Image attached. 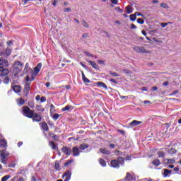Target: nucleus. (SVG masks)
Returning a JSON list of instances; mask_svg holds the SVG:
<instances>
[{
	"label": "nucleus",
	"mask_w": 181,
	"mask_h": 181,
	"mask_svg": "<svg viewBox=\"0 0 181 181\" xmlns=\"http://www.w3.org/2000/svg\"><path fill=\"white\" fill-rule=\"evenodd\" d=\"M125 163V158L122 157H118L117 160H112L110 161V166L115 168H119V165H124Z\"/></svg>",
	"instance_id": "nucleus-1"
},
{
	"label": "nucleus",
	"mask_w": 181,
	"mask_h": 181,
	"mask_svg": "<svg viewBox=\"0 0 181 181\" xmlns=\"http://www.w3.org/2000/svg\"><path fill=\"white\" fill-rule=\"evenodd\" d=\"M23 115L24 117H27V118H33V115H35V112L29 108L28 106L23 107Z\"/></svg>",
	"instance_id": "nucleus-2"
},
{
	"label": "nucleus",
	"mask_w": 181,
	"mask_h": 181,
	"mask_svg": "<svg viewBox=\"0 0 181 181\" xmlns=\"http://www.w3.org/2000/svg\"><path fill=\"white\" fill-rule=\"evenodd\" d=\"M133 49L136 53H149V51L146 50L144 47L134 46Z\"/></svg>",
	"instance_id": "nucleus-3"
},
{
	"label": "nucleus",
	"mask_w": 181,
	"mask_h": 181,
	"mask_svg": "<svg viewBox=\"0 0 181 181\" xmlns=\"http://www.w3.org/2000/svg\"><path fill=\"white\" fill-rule=\"evenodd\" d=\"M29 91H30V83H25L23 90V94L25 97L29 95Z\"/></svg>",
	"instance_id": "nucleus-4"
},
{
	"label": "nucleus",
	"mask_w": 181,
	"mask_h": 181,
	"mask_svg": "<svg viewBox=\"0 0 181 181\" xmlns=\"http://www.w3.org/2000/svg\"><path fill=\"white\" fill-rule=\"evenodd\" d=\"M40 71V69H35L34 71L30 69V76H31V81H33L35 80V76H37L39 74V72Z\"/></svg>",
	"instance_id": "nucleus-5"
},
{
	"label": "nucleus",
	"mask_w": 181,
	"mask_h": 181,
	"mask_svg": "<svg viewBox=\"0 0 181 181\" xmlns=\"http://www.w3.org/2000/svg\"><path fill=\"white\" fill-rule=\"evenodd\" d=\"M32 119L33 122H40V121H42V116L40 115V114L34 113Z\"/></svg>",
	"instance_id": "nucleus-6"
},
{
	"label": "nucleus",
	"mask_w": 181,
	"mask_h": 181,
	"mask_svg": "<svg viewBox=\"0 0 181 181\" xmlns=\"http://www.w3.org/2000/svg\"><path fill=\"white\" fill-rule=\"evenodd\" d=\"M9 66V62L6 59H1L0 69H5Z\"/></svg>",
	"instance_id": "nucleus-7"
},
{
	"label": "nucleus",
	"mask_w": 181,
	"mask_h": 181,
	"mask_svg": "<svg viewBox=\"0 0 181 181\" xmlns=\"http://www.w3.org/2000/svg\"><path fill=\"white\" fill-rule=\"evenodd\" d=\"M62 151L65 155H67L68 156L71 155V148L70 147L64 146L62 147Z\"/></svg>",
	"instance_id": "nucleus-8"
},
{
	"label": "nucleus",
	"mask_w": 181,
	"mask_h": 181,
	"mask_svg": "<svg viewBox=\"0 0 181 181\" xmlns=\"http://www.w3.org/2000/svg\"><path fill=\"white\" fill-rule=\"evenodd\" d=\"M9 153L6 150L0 151V159H6Z\"/></svg>",
	"instance_id": "nucleus-9"
},
{
	"label": "nucleus",
	"mask_w": 181,
	"mask_h": 181,
	"mask_svg": "<svg viewBox=\"0 0 181 181\" xmlns=\"http://www.w3.org/2000/svg\"><path fill=\"white\" fill-rule=\"evenodd\" d=\"M62 177H65L64 181H70L71 178V171L68 170L63 175Z\"/></svg>",
	"instance_id": "nucleus-10"
},
{
	"label": "nucleus",
	"mask_w": 181,
	"mask_h": 181,
	"mask_svg": "<svg viewBox=\"0 0 181 181\" xmlns=\"http://www.w3.org/2000/svg\"><path fill=\"white\" fill-rule=\"evenodd\" d=\"M0 71H1L0 76L1 77H5L8 76V74H9V69H0Z\"/></svg>",
	"instance_id": "nucleus-11"
},
{
	"label": "nucleus",
	"mask_w": 181,
	"mask_h": 181,
	"mask_svg": "<svg viewBox=\"0 0 181 181\" xmlns=\"http://www.w3.org/2000/svg\"><path fill=\"white\" fill-rule=\"evenodd\" d=\"M72 153L74 156H80V150L78 147H73L72 148Z\"/></svg>",
	"instance_id": "nucleus-12"
},
{
	"label": "nucleus",
	"mask_w": 181,
	"mask_h": 181,
	"mask_svg": "<svg viewBox=\"0 0 181 181\" xmlns=\"http://www.w3.org/2000/svg\"><path fill=\"white\" fill-rule=\"evenodd\" d=\"M163 177H169L170 175H172V170H168V169H164L163 170Z\"/></svg>",
	"instance_id": "nucleus-13"
},
{
	"label": "nucleus",
	"mask_w": 181,
	"mask_h": 181,
	"mask_svg": "<svg viewBox=\"0 0 181 181\" xmlns=\"http://www.w3.org/2000/svg\"><path fill=\"white\" fill-rule=\"evenodd\" d=\"M100 153L103 155H111V151L107 148H100Z\"/></svg>",
	"instance_id": "nucleus-14"
},
{
	"label": "nucleus",
	"mask_w": 181,
	"mask_h": 181,
	"mask_svg": "<svg viewBox=\"0 0 181 181\" xmlns=\"http://www.w3.org/2000/svg\"><path fill=\"white\" fill-rule=\"evenodd\" d=\"M7 145L8 143L5 139H0V146H1V148H6Z\"/></svg>",
	"instance_id": "nucleus-15"
},
{
	"label": "nucleus",
	"mask_w": 181,
	"mask_h": 181,
	"mask_svg": "<svg viewBox=\"0 0 181 181\" xmlns=\"http://www.w3.org/2000/svg\"><path fill=\"white\" fill-rule=\"evenodd\" d=\"M142 122L138 120H133L132 122L129 123L130 127H136L140 125Z\"/></svg>",
	"instance_id": "nucleus-16"
},
{
	"label": "nucleus",
	"mask_w": 181,
	"mask_h": 181,
	"mask_svg": "<svg viewBox=\"0 0 181 181\" xmlns=\"http://www.w3.org/2000/svg\"><path fill=\"white\" fill-rule=\"evenodd\" d=\"M13 66H14L15 69H19V67H23V64H22V62H21V61H16L14 62Z\"/></svg>",
	"instance_id": "nucleus-17"
},
{
	"label": "nucleus",
	"mask_w": 181,
	"mask_h": 181,
	"mask_svg": "<svg viewBox=\"0 0 181 181\" xmlns=\"http://www.w3.org/2000/svg\"><path fill=\"white\" fill-rule=\"evenodd\" d=\"M97 86L98 87H103L105 90H108V87L105 83H104V82H101V81L97 82Z\"/></svg>",
	"instance_id": "nucleus-18"
},
{
	"label": "nucleus",
	"mask_w": 181,
	"mask_h": 181,
	"mask_svg": "<svg viewBox=\"0 0 181 181\" xmlns=\"http://www.w3.org/2000/svg\"><path fill=\"white\" fill-rule=\"evenodd\" d=\"M151 163H152V165H153L154 166H156V167L160 166V165L162 164L159 159L153 160Z\"/></svg>",
	"instance_id": "nucleus-19"
},
{
	"label": "nucleus",
	"mask_w": 181,
	"mask_h": 181,
	"mask_svg": "<svg viewBox=\"0 0 181 181\" xmlns=\"http://www.w3.org/2000/svg\"><path fill=\"white\" fill-rule=\"evenodd\" d=\"M90 147V146L87 144H82L79 146L80 151H84L85 149H87Z\"/></svg>",
	"instance_id": "nucleus-20"
},
{
	"label": "nucleus",
	"mask_w": 181,
	"mask_h": 181,
	"mask_svg": "<svg viewBox=\"0 0 181 181\" xmlns=\"http://www.w3.org/2000/svg\"><path fill=\"white\" fill-rule=\"evenodd\" d=\"M13 90L14 91V93H21V86L14 85L13 86Z\"/></svg>",
	"instance_id": "nucleus-21"
},
{
	"label": "nucleus",
	"mask_w": 181,
	"mask_h": 181,
	"mask_svg": "<svg viewBox=\"0 0 181 181\" xmlns=\"http://www.w3.org/2000/svg\"><path fill=\"white\" fill-rule=\"evenodd\" d=\"M81 74H82L83 81H84V83H90V79H88V78H87V77H86V75H84L83 71H81Z\"/></svg>",
	"instance_id": "nucleus-22"
},
{
	"label": "nucleus",
	"mask_w": 181,
	"mask_h": 181,
	"mask_svg": "<svg viewBox=\"0 0 181 181\" xmlns=\"http://www.w3.org/2000/svg\"><path fill=\"white\" fill-rule=\"evenodd\" d=\"M42 128L45 131H49V126H47V123H46V122L42 123Z\"/></svg>",
	"instance_id": "nucleus-23"
},
{
	"label": "nucleus",
	"mask_w": 181,
	"mask_h": 181,
	"mask_svg": "<svg viewBox=\"0 0 181 181\" xmlns=\"http://www.w3.org/2000/svg\"><path fill=\"white\" fill-rule=\"evenodd\" d=\"M99 163L103 168H105V166H107V163H105V160L104 159H100L99 160Z\"/></svg>",
	"instance_id": "nucleus-24"
},
{
	"label": "nucleus",
	"mask_w": 181,
	"mask_h": 181,
	"mask_svg": "<svg viewBox=\"0 0 181 181\" xmlns=\"http://www.w3.org/2000/svg\"><path fill=\"white\" fill-rule=\"evenodd\" d=\"M49 145L51 146L52 149H53L54 151L56 149V148H57V146L54 144V142L52 141L49 142Z\"/></svg>",
	"instance_id": "nucleus-25"
},
{
	"label": "nucleus",
	"mask_w": 181,
	"mask_h": 181,
	"mask_svg": "<svg viewBox=\"0 0 181 181\" xmlns=\"http://www.w3.org/2000/svg\"><path fill=\"white\" fill-rule=\"evenodd\" d=\"M157 155L158 156V158H165V152L159 151L157 152Z\"/></svg>",
	"instance_id": "nucleus-26"
},
{
	"label": "nucleus",
	"mask_w": 181,
	"mask_h": 181,
	"mask_svg": "<svg viewBox=\"0 0 181 181\" xmlns=\"http://www.w3.org/2000/svg\"><path fill=\"white\" fill-rule=\"evenodd\" d=\"M126 11H127V13H128L129 15V13H132L133 11H132V7L130 6H127L126 7Z\"/></svg>",
	"instance_id": "nucleus-27"
},
{
	"label": "nucleus",
	"mask_w": 181,
	"mask_h": 181,
	"mask_svg": "<svg viewBox=\"0 0 181 181\" xmlns=\"http://www.w3.org/2000/svg\"><path fill=\"white\" fill-rule=\"evenodd\" d=\"M88 63H89V64H90L92 67H93V69H97V64L95 62L90 60H88Z\"/></svg>",
	"instance_id": "nucleus-28"
},
{
	"label": "nucleus",
	"mask_w": 181,
	"mask_h": 181,
	"mask_svg": "<svg viewBox=\"0 0 181 181\" xmlns=\"http://www.w3.org/2000/svg\"><path fill=\"white\" fill-rule=\"evenodd\" d=\"M25 81L27 82V83H29V81H32V76H30V74H28V75L25 76Z\"/></svg>",
	"instance_id": "nucleus-29"
},
{
	"label": "nucleus",
	"mask_w": 181,
	"mask_h": 181,
	"mask_svg": "<svg viewBox=\"0 0 181 181\" xmlns=\"http://www.w3.org/2000/svg\"><path fill=\"white\" fill-rule=\"evenodd\" d=\"M54 168L56 169V170H61L62 168H60V163H59V161L55 162Z\"/></svg>",
	"instance_id": "nucleus-30"
},
{
	"label": "nucleus",
	"mask_w": 181,
	"mask_h": 181,
	"mask_svg": "<svg viewBox=\"0 0 181 181\" xmlns=\"http://www.w3.org/2000/svg\"><path fill=\"white\" fill-rule=\"evenodd\" d=\"M129 18H130V21H132V22H135V21H136V16L135 14L130 15Z\"/></svg>",
	"instance_id": "nucleus-31"
},
{
	"label": "nucleus",
	"mask_w": 181,
	"mask_h": 181,
	"mask_svg": "<svg viewBox=\"0 0 181 181\" xmlns=\"http://www.w3.org/2000/svg\"><path fill=\"white\" fill-rule=\"evenodd\" d=\"M18 105H23V104H25V100H23V98H20L18 101Z\"/></svg>",
	"instance_id": "nucleus-32"
},
{
	"label": "nucleus",
	"mask_w": 181,
	"mask_h": 181,
	"mask_svg": "<svg viewBox=\"0 0 181 181\" xmlns=\"http://www.w3.org/2000/svg\"><path fill=\"white\" fill-rule=\"evenodd\" d=\"M84 54L86 56H88V57H94L95 59H97V56H94L93 54H91L90 53L88 52H84Z\"/></svg>",
	"instance_id": "nucleus-33"
},
{
	"label": "nucleus",
	"mask_w": 181,
	"mask_h": 181,
	"mask_svg": "<svg viewBox=\"0 0 181 181\" xmlns=\"http://www.w3.org/2000/svg\"><path fill=\"white\" fill-rule=\"evenodd\" d=\"M168 153H170V155L176 153V149H175V148H171L170 150H168Z\"/></svg>",
	"instance_id": "nucleus-34"
},
{
	"label": "nucleus",
	"mask_w": 181,
	"mask_h": 181,
	"mask_svg": "<svg viewBox=\"0 0 181 181\" xmlns=\"http://www.w3.org/2000/svg\"><path fill=\"white\" fill-rule=\"evenodd\" d=\"M110 76H112V77H119V74L117 73V72H110Z\"/></svg>",
	"instance_id": "nucleus-35"
},
{
	"label": "nucleus",
	"mask_w": 181,
	"mask_h": 181,
	"mask_svg": "<svg viewBox=\"0 0 181 181\" xmlns=\"http://www.w3.org/2000/svg\"><path fill=\"white\" fill-rule=\"evenodd\" d=\"M52 118H53V119H54V121H57V119H59V118H60V115L55 113V114H54Z\"/></svg>",
	"instance_id": "nucleus-36"
},
{
	"label": "nucleus",
	"mask_w": 181,
	"mask_h": 181,
	"mask_svg": "<svg viewBox=\"0 0 181 181\" xmlns=\"http://www.w3.org/2000/svg\"><path fill=\"white\" fill-rule=\"evenodd\" d=\"M8 179H11V175H7L4 176V177L1 178V181H6V180H8Z\"/></svg>",
	"instance_id": "nucleus-37"
},
{
	"label": "nucleus",
	"mask_w": 181,
	"mask_h": 181,
	"mask_svg": "<svg viewBox=\"0 0 181 181\" xmlns=\"http://www.w3.org/2000/svg\"><path fill=\"white\" fill-rule=\"evenodd\" d=\"M71 108V105H66L62 109V111H69Z\"/></svg>",
	"instance_id": "nucleus-38"
},
{
	"label": "nucleus",
	"mask_w": 181,
	"mask_h": 181,
	"mask_svg": "<svg viewBox=\"0 0 181 181\" xmlns=\"http://www.w3.org/2000/svg\"><path fill=\"white\" fill-rule=\"evenodd\" d=\"M137 23H139V25H144V23H145V21H144V19L141 18H138Z\"/></svg>",
	"instance_id": "nucleus-39"
},
{
	"label": "nucleus",
	"mask_w": 181,
	"mask_h": 181,
	"mask_svg": "<svg viewBox=\"0 0 181 181\" xmlns=\"http://www.w3.org/2000/svg\"><path fill=\"white\" fill-rule=\"evenodd\" d=\"M15 166H16V163L12 162L8 165H6V168H15Z\"/></svg>",
	"instance_id": "nucleus-40"
},
{
	"label": "nucleus",
	"mask_w": 181,
	"mask_h": 181,
	"mask_svg": "<svg viewBox=\"0 0 181 181\" xmlns=\"http://www.w3.org/2000/svg\"><path fill=\"white\" fill-rule=\"evenodd\" d=\"M11 49L9 48H7L5 51V54L6 56H9V54H11Z\"/></svg>",
	"instance_id": "nucleus-41"
},
{
	"label": "nucleus",
	"mask_w": 181,
	"mask_h": 181,
	"mask_svg": "<svg viewBox=\"0 0 181 181\" xmlns=\"http://www.w3.org/2000/svg\"><path fill=\"white\" fill-rule=\"evenodd\" d=\"M9 81H10V79H9V77H6L4 80V84H9Z\"/></svg>",
	"instance_id": "nucleus-42"
},
{
	"label": "nucleus",
	"mask_w": 181,
	"mask_h": 181,
	"mask_svg": "<svg viewBox=\"0 0 181 181\" xmlns=\"http://www.w3.org/2000/svg\"><path fill=\"white\" fill-rule=\"evenodd\" d=\"M160 6H161V8H164L165 9H168V8H169V6H168V4H166L165 3L160 4Z\"/></svg>",
	"instance_id": "nucleus-43"
},
{
	"label": "nucleus",
	"mask_w": 181,
	"mask_h": 181,
	"mask_svg": "<svg viewBox=\"0 0 181 181\" xmlns=\"http://www.w3.org/2000/svg\"><path fill=\"white\" fill-rule=\"evenodd\" d=\"M70 163H73V160H69L66 161V162L64 163V166H65V167H67V166H69V165H70Z\"/></svg>",
	"instance_id": "nucleus-44"
},
{
	"label": "nucleus",
	"mask_w": 181,
	"mask_h": 181,
	"mask_svg": "<svg viewBox=\"0 0 181 181\" xmlns=\"http://www.w3.org/2000/svg\"><path fill=\"white\" fill-rule=\"evenodd\" d=\"M167 162H168V163L173 164V163H175V159H169V158H168L167 159Z\"/></svg>",
	"instance_id": "nucleus-45"
},
{
	"label": "nucleus",
	"mask_w": 181,
	"mask_h": 181,
	"mask_svg": "<svg viewBox=\"0 0 181 181\" xmlns=\"http://www.w3.org/2000/svg\"><path fill=\"white\" fill-rule=\"evenodd\" d=\"M37 111H41V112H43L45 111L44 108H42L40 105H37Z\"/></svg>",
	"instance_id": "nucleus-46"
},
{
	"label": "nucleus",
	"mask_w": 181,
	"mask_h": 181,
	"mask_svg": "<svg viewBox=\"0 0 181 181\" xmlns=\"http://www.w3.org/2000/svg\"><path fill=\"white\" fill-rule=\"evenodd\" d=\"M168 23H172L170 22L169 23H162L161 25V28H166V26H168Z\"/></svg>",
	"instance_id": "nucleus-47"
},
{
	"label": "nucleus",
	"mask_w": 181,
	"mask_h": 181,
	"mask_svg": "<svg viewBox=\"0 0 181 181\" xmlns=\"http://www.w3.org/2000/svg\"><path fill=\"white\" fill-rule=\"evenodd\" d=\"M28 105H29V107H30V108H33V107H35V105L33 104V101H29Z\"/></svg>",
	"instance_id": "nucleus-48"
},
{
	"label": "nucleus",
	"mask_w": 181,
	"mask_h": 181,
	"mask_svg": "<svg viewBox=\"0 0 181 181\" xmlns=\"http://www.w3.org/2000/svg\"><path fill=\"white\" fill-rule=\"evenodd\" d=\"M110 81L111 82V83H114L115 84H118V81H117L115 79H114V78H110Z\"/></svg>",
	"instance_id": "nucleus-49"
},
{
	"label": "nucleus",
	"mask_w": 181,
	"mask_h": 181,
	"mask_svg": "<svg viewBox=\"0 0 181 181\" xmlns=\"http://www.w3.org/2000/svg\"><path fill=\"white\" fill-rule=\"evenodd\" d=\"M98 64H105V60H98Z\"/></svg>",
	"instance_id": "nucleus-50"
},
{
	"label": "nucleus",
	"mask_w": 181,
	"mask_h": 181,
	"mask_svg": "<svg viewBox=\"0 0 181 181\" xmlns=\"http://www.w3.org/2000/svg\"><path fill=\"white\" fill-rule=\"evenodd\" d=\"M64 12H71V8H64Z\"/></svg>",
	"instance_id": "nucleus-51"
},
{
	"label": "nucleus",
	"mask_w": 181,
	"mask_h": 181,
	"mask_svg": "<svg viewBox=\"0 0 181 181\" xmlns=\"http://www.w3.org/2000/svg\"><path fill=\"white\" fill-rule=\"evenodd\" d=\"M124 73H125L126 74H131V71H129V69H124Z\"/></svg>",
	"instance_id": "nucleus-52"
},
{
	"label": "nucleus",
	"mask_w": 181,
	"mask_h": 181,
	"mask_svg": "<svg viewBox=\"0 0 181 181\" xmlns=\"http://www.w3.org/2000/svg\"><path fill=\"white\" fill-rule=\"evenodd\" d=\"M34 69H42V63H39Z\"/></svg>",
	"instance_id": "nucleus-53"
},
{
	"label": "nucleus",
	"mask_w": 181,
	"mask_h": 181,
	"mask_svg": "<svg viewBox=\"0 0 181 181\" xmlns=\"http://www.w3.org/2000/svg\"><path fill=\"white\" fill-rule=\"evenodd\" d=\"M45 101H46V98L44 96L41 97L40 102L45 103Z\"/></svg>",
	"instance_id": "nucleus-54"
},
{
	"label": "nucleus",
	"mask_w": 181,
	"mask_h": 181,
	"mask_svg": "<svg viewBox=\"0 0 181 181\" xmlns=\"http://www.w3.org/2000/svg\"><path fill=\"white\" fill-rule=\"evenodd\" d=\"M134 15L136 16H144L142 13H139V12H136L134 13Z\"/></svg>",
	"instance_id": "nucleus-55"
},
{
	"label": "nucleus",
	"mask_w": 181,
	"mask_h": 181,
	"mask_svg": "<svg viewBox=\"0 0 181 181\" xmlns=\"http://www.w3.org/2000/svg\"><path fill=\"white\" fill-rule=\"evenodd\" d=\"M83 26L84 28H88V24L86 21H83Z\"/></svg>",
	"instance_id": "nucleus-56"
},
{
	"label": "nucleus",
	"mask_w": 181,
	"mask_h": 181,
	"mask_svg": "<svg viewBox=\"0 0 181 181\" xmlns=\"http://www.w3.org/2000/svg\"><path fill=\"white\" fill-rule=\"evenodd\" d=\"M17 181H26V180L23 179V177H20L17 179Z\"/></svg>",
	"instance_id": "nucleus-57"
},
{
	"label": "nucleus",
	"mask_w": 181,
	"mask_h": 181,
	"mask_svg": "<svg viewBox=\"0 0 181 181\" xmlns=\"http://www.w3.org/2000/svg\"><path fill=\"white\" fill-rule=\"evenodd\" d=\"M1 163H4V165H6V158H4V159H1Z\"/></svg>",
	"instance_id": "nucleus-58"
},
{
	"label": "nucleus",
	"mask_w": 181,
	"mask_h": 181,
	"mask_svg": "<svg viewBox=\"0 0 181 181\" xmlns=\"http://www.w3.org/2000/svg\"><path fill=\"white\" fill-rule=\"evenodd\" d=\"M112 4H114L115 5H117V4H118V1L117 0H110Z\"/></svg>",
	"instance_id": "nucleus-59"
},
{
	"label": "nucleus",
	"mask_w": 181,
	"mask_h": 181,
	"mask_svg": "<svg viewBox=\"0 0 181 181\" xmlns=\"http://www.w3.org/2000/svg\"><path fill=\"white\" fill-rule=\"evenodd\" d=\"M21 145H23V143L22 141H19L18 144H17V146L18 148H21Z\"/></svg>",
	"instance_id": "nucleus-60"
},
{
	"label": "nucleus",
	"mask_w": 181,
	"mask_h": 181,
	"mask_svg": "<svg viewBox=\"0 0 181 181\" xmlns=\"http://www.w3.org/2000/svg\"><path fill=\"white\" fill-rule=\"evenodd\" d=\"M109 146L111 148V149H114V148H115V145L112 144H109Z\"/></svg>",
	"instance_id": "nucleus-61"
},
{
	"label": "nucleus",
	"mask_w": 181,
	"mask_h": 181,
	"mask_svg": "<svg viewBox=\"0 0 181 181\" xmlns=\"http://www.w3.org/2000/svg\"><path fill=\"white\" fill-rule=\"evenodd\" d=\"M40 99H41V98H40V96L39 95L35 97L36 101H40Z\"/></svg>",
	"instance_id": "nucleus-62"
},
{
	"label": "nucleus",
	"mask_w": 181,
	"mask_h": 181,
	"mask_svg": "<svg viewBox=\"0 0 181 181\" xmlns=\"http://www.w3.org/2000/svg\"><path fill=\"white\" fill-rule=\"evenodd\" d=\"M131 29H136V25H135L134 24H132Z\"/></svg>",
	"instance_id": "nucleus-63"
},
{
	"label": "nucleus",
	"mask_w": 181,
	"mask_h": 181,
	"mask_svg": "<svg viewBox=\"0 0 181 181\" xmlns=\"http://www.w3.org/2000/svg\"><path fill=\"white\" fill-rule=\"evenodd\" d=\"M31 181H36V177H35L34 176H33L31 177Z\"/></svg>",
	"instance_id": "nucleus-64"
}]
</instances>
